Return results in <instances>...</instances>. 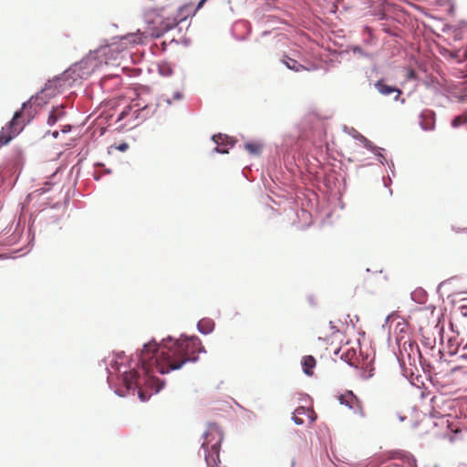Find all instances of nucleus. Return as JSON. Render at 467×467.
Here are the masks:
<instances>
[{
	"mask_svg": "<svg viewBox=\"0 0 467 467\" xmlns=\"http://www.w3.org/2000/svg\"><path fill=\"white\" fill-rule=\"evenodd\" d=\"M348 396L351 398V400L355 401L354 409H352L354 413L359 414L361 417H364L365 413L363 408L357 396H355L352 391H348Z\"/></svg>",
	"mask_w": 467,
	"mask_h": 467,
	"instance_id": "2eb2a0df",
	"label": "nucleus"
},
{
	"mask_svg": "<svg viewBox=\"0 0 467 467\" xmlns=\"http://www.w3.org/2000/svg\"><path fill=\"white\" fill-rule=\"evenodd\" d=\"M301 139L299 131L297 130H294L293 131L285 134L283 138V143L281 146V150L285 153H290L298 149V142Z\"/></svg>",
	"mask_w": 467,
	"mask_h": 467,
	"instance_id": "39448f33",
	"label": "nucleus"
},
{
	"mask_svg": "<svg viewBox=\"0 0 467 467\" xmlns=\"http://www.w3.org/2000/svg\"><path fill=\"white\" fill-rule=\"evenodd\" d=\"M68 71L69 68L65 70L60 76L48 80L38 93L33 95L22 104L21 109L15 112L6 129H2L0 132V147L8 144L22 130V128H16V125L22 117L23 110H25V114L28 118L27 122L29 123L35 118L36 112L33 106L41 107L47 104L50 99L56 96L57 91H59V89L71 87L81 79H85L82 77H78L76 71L74 73H69Z\"/></svg>",
	"mask_w": 467,
	"mask_h": 467,
	"instance_id": "f03ea898",
	"label": "nucleus"
},
{
	"mask_svg": "<svg viewBox=\"0 0 467 467\" xmlns=\"http://www.w3.org/2000/svg\"><path fill=\"white\" fill-rule=\"evenodd\" d=\"M132 105L130 106H128L126 107L118 116V121L119 120H122L123 119H125L129 114L130 112L132 110Z\"/></svg>",
	"mask_w": 467,
	"mask_h": 467,
	"instance_id": "412c9836",
	"label": "nucleus"
},
{
	"mask_svg": "<svg viewBox=\"0 0 467 467\" xmlns=\"http://www.w3.org/2000/svg\"><path fill=\"white\" fill-rule=\"evenodd\" d=\"M343 131L351 137H353L355 140H359L361 143H363V146L368 150H375V145L368 140L366 137H364L361 133H359L356 129L352 127H348L346 125L343 126Z\"/></svg>",
	"mask_w": 467,
	"mask_h": 467,
	"instance_id": "6e6552de",
	"label": "nucleus"
},
{
	"mask_svg": "<svg viewBox=\"0 0 467 467\" xmlns=\"http://www.w3.org/2000/svg\"><path fill=\"white\" fill-rule=\"evenodd\" d=\"M292 420L296 425H303L304 424L303 419L297 417L296 414L292 417Z\"/></svg>",
	"mask_w": 467,
	"mask_h": 467,
	"instance_id": "bb28decb",
	"label": "nucleus"
},
{
	"mask_svg": "<svg viewBox=\"0 0 467 467\" xmlns=\"http://www.w3.org/2000/svg\"><path fill=\"white\" fill-rule=\"evenodd\" d=\"M150 93V88L142 86L139 89L138 99L132 105V108H136L132 111V118L139 123H142L148 119L151 118L158 110L159 103L147 102L143 96Z\"/></svg>",
	"mask_w": 467,
	"mask_h": 467,
	"instance_id": "20e7f679",
	"label": "nucleus"
},
{
	"mask_svg": "<svg viewBox=\"0 0 467 467\" xmlns=\"http://www.w3.org/2000/svg\"><path fill=\"white\" fill-rule=\"evenodd\" d=\"M262 144L257 142H247L244 144V149L254 156H259L262 151Z\"/></svg>",
	"mask_w": 467,
	"mask_h": 467,
	"instance_id": "4468645a",
	"label": "nucleus"
},
{
	"mask_svg": "<svg viewBox=\"0 0 467 467\" xmlns=\"http://www.w3.org/2000/svg\"><path fill=\"white\" fill-rule=\"evenodd\" d=\"M406 78H407L408 80H416L417 79V73L415 72L414 69L410 68L407 71Z\"/></svg>",
	"mask_w": 467,
	"mask_h": 467,
	"instance_id": "5701e85b",
	"label": "nucleus"
},
{
	"mask_svg": "<svg viewBox=\"0 0 467 467\" xmlns=\"http://www.w3.org/2000/svg\"><path fill=\"white\" fill-rule=\"evenodd\" d=\"M375 88L382 96H389L395 93L394 100L397 101L401 94V90L395 86L387 84L383 79L378 80L374 84Z\"/></svg>",
	"mask_w": 467,
	"mask_h": 467,
	"instance_id": "0eeeda50",
	"label": "nucleus"
},
{
	"mask_svg": "<svg viewBox=\"0 0 467 467\" xmlns=\"http://www.w3.org/2000/svg\"><path fill=\"white\" fill-rule=\"evenodd\" d=\"M51 135H52V137H53L54 139H57V138H58V136H59V131L55 130V131H53V132L51 133Z\"/></svg>",
	"mask_w": 467,
	"mask_h": 467,
	"instance_id": "4c0bfd02",
	"label": "nucleus"
},
{
	"mask_svg": "<svg viewBox=\"0 0 467 467\" xmlns=\"http://www.w3.org/2000/svg\"><path fill=\"white\" fill-rule=\"evenodd\" d=\"M423 293H424V292H423L421 289H420L419 291H414L413 293H411V298H412L414 301H416V300H417V299H416L417 295H422Z\"/></svg>",
	"mask_w": 467,
	"mask_h": 467,
	"instance_id": "c756f323",
	"label": "nucleus"
},
{
	"mask_svg": "<svg viewBox=\"0 0 467 467\" xmlns=\"http://www.w3.org/2000/svg\"><path fill=\"white\" fill-rule=\"evenodd\" d=\"M215 323L212 318L203 317L197 323V330L202 335H209L214 330Z\"/></svg>",
	"mask_w": 467,
	"mask_h": 467,
	"instance_id": "f8f14e48",
	"label": "nucleus"
},
{
	"mask_svg": "<svg viewBox=\"0 0 467 467\" xmlns=\"http://www.w3.org/2000/svg\"><path fill=\"white\" fill-rule=\"evenodd\" d=\"M375 149H376L375 150H370V151L373 152L378 157L379 161L382 165H384L385 163H388V161L386 160V158L382 154V152L385 150L383 148H380V147H378V146H375Z\"/></svg>",
	"mask_w": 467,
	"mask_h": 467,
	"instance_id": "f3484780",
	"label": "nucleus"
},
{
	"mask_svg": "<svg viewBox=\"0 0 467 467\" xmlns=\"http://www.w3.org/2000/svg\"><path fill=\"white\" fill-rule=\"evenodd\" d=\"M338 400L341 405H345L348 409H354L355 401L351 400V398L348 396V391L345 395H340Z\"/></svg>",
	"mask_w": 467,
	"mask_h": 467,
	"instance_id": "dca6fc26",
	"label": "nucleus"
},
{
	"mask_svg": "<svg viewBox=\"0 0 467 467\" xmlns=\"http://www.w3.org/2000/svg\"><path fill=\"white\" fill-rule=\"evenodd\" d=\"M410 467H417L416 459L413 456H410L408 462Z\"/></svg>",
	"mask_w": 467,
	"mask_h": 467,
	"instance_id": "cd10ccee",
	"label": "nucleus"
},
{
	"mask_svg": "<svg viewBox=\"0 0 467 467\" xmlns=\"http://www.w3.org/2000/svg\"><path fill=\"white\" fill-rule=\"evenodd\" d=\"M329 327H330L331 330L333 331V333H336V332L338 331L337 328L336 327V326L333 324L332 321L329 322Z\"/></svg>",
	"mask_w": 467,
	"mask_h": 467,
	"instance_id": "f704fd0d",
	"label": "nucleus"
},
{
	"mask_svg": "<svg viewBox=\"0 0 467 467\" xmlns=\"http://www.w3.org/2000/svg\"><path fill=\"white\" fill-rule=\"evenodd\" d=\"M387 164H388L389 169L390 170L392 175H394L395 171H394V163H393V161L388 162Z\"/></svg>",
	"mask_w": 467,
	"mask_h": 467,
	"instance_id": "72a5a7b5",
	"label": "nucleus"
},
{
	"mask_svg": "<svg viewBox=\"0 0 467 467\" xmlns=\"http://www.w3.org/2000/svg\"><path fill=\"white\" fill-rule=\"evenodd\" d=\"M66 116L65 107L58 105L53 107L48 114L47 124L50 127L54 126L58 120H61Z\"/></svg>",
	"mask_w": 467,
	"mask_h": 467,
	"instance_id": "9b49d317",
	"label": "nucleus"
},
{
	"mask_svg": "<svg viewBox=\"0 0 467 467\" xmlns=\"http://www.w3.org/2000/svg\"><path fill=\"white\" fill-rule=\"evenodd\" d=\"M352 52L353 54L355 55H358L359 57H370L369 54L365 52L360 47L358 46H355L352 47Z\"/></svg>",
	"mask_w": 467,
	"mask_h": 467,
	"instance_id": "6ab92c4d",
	"label": "nucleus"
},
{
	"mask_svg": "<svg viewBox=\"0 0 467 467\" xmlns=\"http://www.w3.org/2000/svg\"><path fill=\"white\" fill-rule=\"evenodd\" d=\"M464 123H467V111H465L462 115Z\"/></svg>",
	"mask_w": 467,
	"mask_h": 467,
	"instance_id": "ea45409f",
	"label": "nucleus"
},
{
	"mask_svg": "<svg viewBox=\"0 0 467 467\" xmlns=\"http://www.w3.org/2000/svg\"><path fill=\"white\" fill-rule=\"evenodd\" d=\"M212 140L217 145L214 151L223 154L228 153L229 149L234 144L231 138L222 133L213 135Z\"/></svg>",
	"mask_w": 467,
	"mask_h": 467,
	"instance_id": "423d86ee",
	"label": "nucleus"
},
{
	"mask_svg": "<svg viewBox=\"0 0 467 467\" xmlns=\"http://www.w3.org/2000/svg\"><path fill=\"white\" fill-rule=\"evenodd\" d=\"M399 420H400V421H404V420H406V417H405V416H401V415H400V416H399Z\"/></svg>",
	"mask_w": 467,
	"mask_h": 467,
	"instance_id": "79ce46f5",
	"label": "nucleus"
},
{
	"mask_svg": "<svg viewBox=\"0 0 467 467\" xmlns=\"http://www.w3.org/2000/svg\"><path fill=\"white\" fill-rule=\"evenodd\" d=\"M159 73L161 76L169 77V76H171L172 74V69L168 65H162V66L159 67Z\"/></svg>",
	"mask_w": 467,
	"mask_h": 467,
	"instance_id": "a211bd4d",
	"label": "nucleus"
},
{
	"mask_svg": "<svg viewBox=\"0 0 467 467\" xmlns=\"http://www.w3.org/2000/svg\"><path fill=\"white\" fill-rule=\"evenodd\" d=\"M304 413H305V408L304 407H299L295 411V414H298V415H301V414H304Z\"/></svg>",
	"mask_w": 467,
	"mask_h": 467,
	"instance_id": "473e14b6",
	"label": "nucleus"
},
{
	"mask_svg": "<svg viewBox=\"0 0 467 467\" xmlns=\"http://www.w3.org/2000/svg\"><path fill=\"white\" fill-rule=\"evenodd\" d=\"M392 182L391 178L389 176L383 177V183L385 187H389L390 183Z\"/></svg>",
	"mask_w": 467,
	"mask_h": 467,
	"instance_id": "c85d7f7f",
	"label": "nucleus"
},
{
	"mask_svg": "<svg viewBox=\"0 0 467 467\" xmlns=\"http://www.w3.org/2000/svg\"><path fill=\"white\" fill-rule=\"evenodd\" d=\"M281 62L288 69L295 71V72H300L302 70L311 71V70H315L317 68V67H315V66H312L311 67H306L303 66L302 64H300L299 62H297L296 59H294L286 55H285L281 58Z\"/></svg>",
	"mask_w": 467,
	"mask_h": 467,
	"instance_id": "1a4fd4ad",
	"label": "nucleus"
},
{
	"mask_svg": "<svg viewBox=\"0 0 467 467\" xmlns=\"http://www.w3.org/2000/svg\"><path fill=\"white\" fill-rule=\"evenodd\" d=\"M452 231H455V232H457V233H459V232H460V230H459V229H456L455 227H452Z\"/></svg>",
	"mask_w": 467,
	"mask_h": 467,
	"instance_id": "37998d69",
	"label": "nucleus"
},
{
	"mask_svg": "<svg viewBox=\"0 0 467 467\" xmlns=\"http://www.w3.org/2000/svg\"><path fill=\"white\" fill-rule=\"evenodd\" d=\"M70 130H71V126L70 125H65L62 128L61 132L62 133H68Z\"/></svg>",
	"mask_w": 467,
	"mask_h": 467,
	"instance_id": "7c9ffc66",
	"label": "nucleus"
},
{
	"mask_svg": "<svg viewBox=\"0 0 467 467\" xmlns=\"http://www.w3.org/2000/svg\"><path fill=\"white\" fill-rule=\"evenodd\" d=\"M316 359L313 356H305L301 360L303 372L307 376L313 375V368L316 367Z\"/></svg>",
	"mask_w": 467,
	"mask_h": 467,
	"instance_id": "ddd939ff",
	"label": "nucleus"
},
{
	"mask_svg": "<svg viewBox=\"0 0 467 467\" xmlns=\"http://www.w3.org/2000/svg\"><path fill=\"white\" fill-rule=\"evenodd\" d=\"M420 125L424 130H432L435 127V114L431 110H424L420 114Z\"/></svg>",
	"mask_w": 467,
	"mask_h": 467,
	"instance_id": "9d476101",
	"label": "nucleus"
},
{
	"mask_svg": "<svg viewBox=\"0 0 467 467\" xmlns=\"http://www.w3.org/2000/svg\"><path fill=\"white\" fill-rule=\"evenodd\" d=\"M110 50L109 46L101 47L99 49L90 51L89 54L81 59L79 62L75 63L69 67V73L77 72L78 77L87 78L90 76L102 64V61L99 58L102 56H106Z\"/></svg>",
	"mask_w": 467,
	"mask_h": 467,
	"instance_id": "7ed1b4c3",
	"label": "nucleus"
},
{
	"mask_svg": "<svg viewBox=\"0 0 467 467\" xmlns=\"http://www.w3.org/2000/svg\"><path fill=\"white\" fill-rule=\"evenodd\" d=\"M434 467H439L438 465H435Z\"/></svg>",
	"mask_w": 467,
	"mask_h": 467,
	"instance_id": "c03bdc74",
	"label": "nucleus"
},
{
	"mask_svg": "<svg viewBox=\"0 0 467 467\" xmlns=\"http://www.w3.org/2000/svg\"><path fill=\"white\" fill-rule=\"evenodd\" d=\"M463 123H464V120H463V117L462 115L454 117L451 120V126L453 128H458L461 125H462Z\"/></svg>",
	"mask_w": 467,
	"mask_h": 467,
	"instance_id": "4be33fe9",
	"label": "nucleus"
},
{
	"mask_svg": "<svg viewBox=\"0 0 467 467\" xmlns=\"http://www.w3.org/2000/svg\"><path fill=\"white\" fill-rule=\"evenodd\" d=\"M116 149L121 152H124L129 149V144L127 142L119 143L118 146H116Z\"/></svg>",
	"mask_w": 467,
	"mask_h": 467,
	"instance_id": "b1692460",
	"label": "nucleus"
},
{
	"mask_svg": "<svg viewBox=\"0 0 467 467\" xmlns=\"http://www.w3.org/2000/svg\"><path fill=\"white\" fill-rule=\"evenodd\" d=\"M462 359L467 360V352L460 356Z\"/></svg>",
	"mask_w": 467,
	"mask_h": 467,
	"instance_id": "a19ab883",
	"label": "nucleus"
},
{
	"mask_svg": "<svg viewBox=\"0 0 467 467\" xmlns=\"http://www.w3.org/2000/svg\"><path fill=\"white\" fill-rule=\"evenodd\" d=\"M391 316H388L386 317L385 318V322L384 324L382 325V328L385 329L386 326L388 325L389 321V318H390Z\"/></svg>",
	"mask_w": 467,
	"mask_h": 467,
	"instance_id": "c9c22d12",
	"label": "nucleus"
},
{
	"mask_svg": "<svg viewBox=\"0 0 467 467\" xmlns=\"http://www.w3.org/2000/svg\"><path fill=\"white\" fill-rule=\"evenodd\" d=\"M183 99V94L181 91H175L172 95L173 100H182Z\"/></svg>",
	"mask_w": 467,
	"mask_h": 467,
	"instance_id": "393cba45",
	"label": "nucleus"
},
{
	"mask_svg": "<svg viewBox=\"0 0 467 467\" xmlns=\"http://www.w3.org/2000/svg\"><path fill=\"white\" fill-rule=\"evenodd\" d=\"M205 2L206 0H200V2L197 5V8H201Z\"/></svg>",
	"mask_w": 467,
	"mask_h": 467,
	"instance_id": "58836bf2",
	"label": "nucleus"
},
{
	"mask_svg": "<svg viewBox=\"0 0 467 467\" xmlns=\"http://www.w3.org/2000/svg\"><path fill=\"white\" fill-rule=\"evenodd\" d=\"M164 101L166 102V104H167L168 106H171V103H172V99L165 98V99H164Z\"/></svg>",
	"mask_w": 467,
	"mask_h": 467,
	"instance_id": "e433bc0d",
	"label": "nucleus"
},
{
	"mask_svg": "<svg viewBox=\"0 0 467 467\" xmlns=\"http://www.w3.org/2000/svg\"><path fill=\"white\" fill-rule=\"evenodd\" d=\"M206 350L197 336L181 335L180 338L168 336L157 342L155 338L143 344L142 349L124 362V353L112 354L99 361L108 373L109 387L119 397L138 395L140 401L149 400L150 396L163 389L165 381L156 378L154 368L160 374L180 369L188 362L195 363L198 356Z\"/></svg>",
	"mask_w": 467,
	"mask_h": 467,
	"instance_id": "f257e3e1",
	"label": "nucleus"
},
{
	"mask_svg": "<svg viewBox=\"0 0 467 467\" xmlns=\"http://www.w3.org/2000/svg\"><path fill=\"white\" fill-rule=\"evenodd\" d=\"M458 309L462 317H467V305H462Z\"/></svg>",
	"mask_w": 467,
	"mask_h": 467,
	"instance_id": "a878e982",
	"label": "nucleus"
},
{
	"mask_svg": "<svg viewBox=\"0 0 467 467\" xmlns=\"http://www.w3.org/2000/svg\"><path fill=\"white\" fill-rule=\"evenodd\" d=\"M236 26H245V27H248L250 25H249V22L248 21H239L238 23L235 24Z\"/></svg>",
	"mask_w": 467,
	"mask_h": 467,
	"instance_id": "2f4dec72",
	"label": "nucleus"
},
{
	"mask_svg": "<svg viewBox=\"0 0 467 467\" xmlns=\"http://www.w3.org/2000/svg\"><path fill=\"white\" fill-rule=\"evenodd\" d=\"M125 39L128 40L130 43L138 44L140 42V34H131L127 36H125Z\"/></svg>",
	"mask_w": 467,
	"mask_h": 467,
	"instance_id": "aec40b11",
	"label": "nucleus"
}]
</instances>
